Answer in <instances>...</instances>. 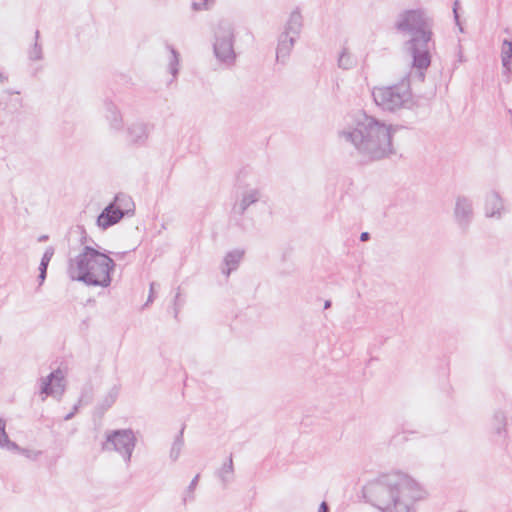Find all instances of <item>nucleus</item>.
<instances>
[{
    "label": "nucleus",
    "instance_id": "412c9836",
    "mask_svg": "<svg viewBox=\"0 0 512 512\" xmlns=\"http://www.w3.org/2000/svg\"><path fill=\"white\" fill-rule=\"evenodd\" d=\"M10 451L19 453V454L23 455L26 459L31 460V461L38 460L40 458V456L42 455L41 450L32 448V447L21 448L20 446H18V449H10Z\"/></svg>",
    "mask_w": 512,
    "mask_h": 512
},
{
    "label": "nucleus",
    "instance_id": "f257e3e1",
    "mask_svg": "<svg viewBox=\"0 0 512 512\" xmlns=\"http://www.w3.org/2000/svg\"><path fill=\"white\" fill-rule=\"evenodd\" d=\"M364 494L381 512H415L416 503L428 496L417 479L401 470L380 475L365 487Z\"/></svg>",
    "mask_w": 512,
    "mask_h": 512
},
{
    "label": "nucleus",
    "instance_id": "2f4dec72",
    "mask_svg": "<svg viewBox=\"0 0 512 512\" xmlns=\"http://www.w3.org/2000/svg\"><path fill=\"white\" fill-rule=\"evenodd\" d=\"M8 81V76L0 71V85L6 83Z\"/></svg>",
    "mask_w": 512,
    "mask_h": 512
},
{
    "label": "nucleus",
    "instance_id": "6e6552de",
    "mask_svg": "<svg viewBox=\"0 0 512 512\" xmlns=\"http://www.w3.org/2000/svg\"><path fill=\"white\" fill-rule=\"evenodd\" d=\"M131 200L124 196H116L113 203L109 204L97 218V224L102 229L118 223L125 212L130 210Z\"/></svg>",
    "mask_w": 512,
    "mask_h": 512
},
{
    "label": "nucleus",
    "instance_id": "e433bc0d",
    "mask_svg": "<svg viewBox=\"0 0 512 512\" xmlns=\"http://www.w3.org/2000/svg\"><path fill=\"white\" fill-rule=\"evenodd\" d=\"M328 307H330V302H329V301H326V303H325V308H328Z\"/></svg>",
    "mask_w": 512,
    "mask_h": 512
},
{
    "label": "nucleus",
    "instance_id": "393cba45",
    "mask_svg": "<svg viewBox=\"0 0 512 512\" xmlns=\"http://www.w3.org/2000/svg\"><path fill=\"white\" fill-rule=\"evenodd\" d=\"M109 113L107 119L110 121L111 127L116 130L120 129L122 127V116L120 112L115 108H111Z\"/></svg>",
    "mask_w": 512,
    "mask_h": 512
},
{
    "label": "nucleus",
    "instance_id": "4c0bfd02",
    "mask_svg": "<svg viewBox=\"0 0 512 512\" xmlns=\"http://www.w3.org/2000/svg\"><path fill=\"white\" fill-rule=\"evenodd\" d=\"M2 342H3V336H2V334L0 333V345L2 344Z\"/></svg>",
    "mask_w": 512,
    "mask_h": 512
},
{
    "label": "nucleus",
    "instance_id": "aec40b11",
    "mask_svg": "<svg viewBox=\"0 0 512 512\" xmlns=\"http://www.w3.org/2000/svg\"><path fill=\"white\" fill-rule=\"evenodd\" d=\"M0 448L10 451V449H18V445L11 441L6 433V422L0 419Z\"/></svg>",
    "mask_w": 512,
    "mask_h": 512
},
{
    "label": "nucleus",
    "instance_id": "cd10ccee",
    "mask_svg": "<svg viewBox=\"0 0 512 512\" xmlns=\"http://www.w3.org/2000/svg\"><path fill=\"white\" fill-rule=\"evenodd\" d=\"M29 58L33 61H39L42 59V48L35 44L29 52Z\"/></svg>",
    "mask_w": 512,
    "mask_h": 512
},
{
    "label": "nucleus",
    "instance_id": "1a4fd4ad",
    "mask_svg": "<svg viewBox=\"0 0 512 512\" xmlns=\"http://www.w3.org/2000/svg\"><path fill=\"white\" fill-rule=\"evenodd\" d=\"M65 374L58 369L50 373L48 376L40 379V396L42 401L47 397L60 399L65 391Z\"/></svg>",
    "mask_w": 512,
    "mask_h": 512
},
{
    "label": "nucleus",
    "instance_id": "f3484780",
    "mask_svg": "<svg viewBox=\"0 0 512 512\" xmlns=\"http://www.w3.org/2000/svg\"><path fill=\"white\" fill-rule=\"evenodd\" d=\"M245 251L242 249H234L229 251L223 260L222 273L228 277L231 272L235 271L244 257Z\"/></svg>",
    "mask_w": 512,
    "mask_h": 512
},
{
    "label": "nucleus",
    "instance_id": "4be33fe9",
    "mask_svg": "<svg viewBox=\"0 0 512 512\" xmlns=\"http://www.w3.org/2000/svg\"><path fill=\"white\" fill-rule=\"evenodd\" d=\"M183 446L184 441L182 435L180 434L176 437L170 449L169 457L173 462L179 459Z\"/></svg>",
    "mask_w": 512,
    "mask_h": 512
},
{
    "label": "nucleus",
    "instance_id": "6ab92c4d",
    "mask_svg": "<svg viewBox=\"0 0 512 512\" xmlns=\"http://www.w3.org/2000/svg\"><path fill=\"white\" fill-rule=\"evenodd\" d=\"M179 57V53L175 49H173L172 47L166 48V61L168 65V70L174 78L178 74L180 61Z\"/></svg>",
    "mask_w": 512,
    "mask_h": 512
},
{
    "label": "nucleus",
    "instance_id": "c85d7f7f",
    "mask_svg": "<svg viewBox=\"0 0 512 512\" xmlns=\"http://www.w3.org/2000/svg\"><path fill=\"white\" fill-rule=\"evenodd\" d=\"M53 254H54V249L52 247H48L42 256L40 263L48 266Z\"/></svg>",
    "mask_w": 512,
    "mask_h": 512
},
{
    "label": "nucleus",
    "instance_id": "ddd939ff",
    "mask_svg": "<svg viewBox=\"0 0 512 512\" xmlns=\"http://www.w3.org/2000/svg\"><path fill=\"white\" fill-rule=\"evenodd\" d=\"M125 134L130 145L142 146L149 138V126L144 122H133L127 126Z\"/></svg>",
    "mask_w": 512,
    "mask_h": 512
},
{
    "label": "nucleus",
    "instance_id": "0eeeda50",
    "mask_svg": "<svg viewBox=\"0 0 512 512\" xmlns=\"http://www.w3.org/2000/svg\"><path fill=\"white\" fill-rule=\"evenodd\" d=\"M136 445V437L131 429L109 430L105 433L102 449L106 452H116L128 463Z\"/></svg>",
    "mask_w": 512,
    "mask_h": 512
},
{
    "label": "nucleus",
    "instance_id": "5701e85b",
    "mask_svg": "<svg viewBox=\"0 0 512 512\" xmlns=\"http://www.w3.org/2000/svg\"><path fill=\"white\" fill-rule=\"evenodd\" d=\"M512 58V42L504 40L502 45V63L509 70L510 59Z\"/></svg>",
    "mask_w": 512,
    "mask_h": 512
},
{
    "label": "nucleus",
    "instance_id": "20e7f679",
    "mask_svg": "<svg viewBox=\"0 0 512 512\" xmlns=\"http://www.w3.org/2000/svg\"><path fill=\"white\" fill-rule=\"evenodd\" d=\"M115 266L114 260L107 254L84 246L77 255L69 259L67 274L73 281L106 288L111 284V274Z\"/></svg>",
    "mask_w": 512,
    "mask_h": 512
},
{
    "label": "nucleus",
    "instance_id": "b1692460",
    "mask_svg": "<svg viewBox=\"0 0 512 512\" xmlns=\"http://www.w3.org/2000/svg\"><path fill=\"white\" fill-rule=\"evenodd\" d=\"M220 477L223 482L228 483L233 478V463L232 459H229L226 463L223 464L220 469Z\"/></svg>",
    "mask_w": 512,
    "mask_h": 512
},
{
    "label": "nucleus",
    "instance_id": "f704fd0d",
    "mask_svg": "<svg viewBox=\"0 0 512 512\" xmlns=\"http://www.w3.org/2000/svg\"><path fill=\"white\" fill-rule=\"evenodd\" d=\"M198 478H199V476L197 475V476L192 480V482H191V484H190V488H191V489H193V488L196 486L197 481H198Z\"/></svg>",
    "mask_w": 512,
    "mask_h": 512
},
{
    "label": "nucleus",
    "instance_id": "c756f323",
    "mask_svg": "<svg viewBox=\"0 0 512 512\" xmlns=\"http://www.w3.org/2000/svg\"><path fill=\"white\" fill-rule=\"evenodd\" d=\"M47 265H44V264H41L40 263V266H39V281H40V284H42L46 278V271H47Z\"/></svg>",
    "mask_w": 512,
    "mask_h": 512
},
{
    "label": "nucleus",
    "instance_id": "39448f33",
    "mask_svg": "<svg viewBox=\"0 0 512 512\" xmlns=\"http://www.w3.org/2000/svg\"><path fill=\"white\" fill-rule=\"evenodd\" d=\"M372 96L376 105L388 111L409 109L414 105L408 81L393 86L374 87Z\"/></svg>",
    "mask_w": 512,
    "mask_h": 512
},
{
    "label": "nucleus",
    "instance_id": "c9c22d12",
    "mask_svg": "<svg viewBox=\"0 0 512 512\" xmlns=\"http://www.w3.org/2000/svg\"><path fill=\"white\" fill-rule=\"evenodd\" d=\"M457 4H458V2H455V6H454V8H453V11H454V14H455V18H456V19L458 18V16H457V8H456Z\"/></svg>",
    "mask_w": 512,
    "mask_h": 512
},
{
    "label": "nucleus",
    "instance_id": "4468645a",
    "mask_svg": "<svg viewBox=\"0 0 512 512\" xmlns=\"http://www.w3.org/2000/svg\"><path fill=\"white\" fill-rule=\"evenodd\" d=\"M297 41L298 40L294 39L293 37H287L281 34L277 36V44L275 51L277 63H288Z\"/></svg>",
    "mask_w": 512,
    "mask_h": 512
},
{
    "label": "nucleus",
    "instance_id": "423d86ee",
    "mask_svg": "<svg viewBox=\"0 0 512 512\" xmlns=\"http://www.w3.org/2000/svg\"><path fill=\"white\" fill-rule=\"evenodd\" d=\"M234 43V27L230 23H220L214 32L213 53L216 59L226 66H231L235 62Z\"/></svg>",
    "mask_w": 512,
    "mask_h": 512
},
{
    "label": "nucleus",
    "instance_id": "f03ea898",
    "mask_svg": "<svg viewBox=\"0 0 512 512\" xmlns=\"http://www.w3.org/2000/svg\"><path fill=\"white\" fill-rule=\"evenodd\" d=\"M395 132L393 125L360 114L354 118L351 126L338 132V137L350 143L360 154L372 160H380L394 152L392 137Z\"/></svg>",
    "mask_w": 512,
    "mask_h": 512
},
{
    "label": "nucleus",
    "instance_id": "a211bd4d",
    "mask_svg": "<svg viewBox=\"0 0 512 512\" xmlns=\"http://www.w3.org/2000/svg\"><path fill=\"white\" fill-rule=\"evenodd\" d=\"M357 58L352 48L345 44L339 51L337 65L342 70H351L357 66Z\"/></svg>",
    "mask_w": 512,
    "mask_h": 512
},
{
    "label": "nucleus",
    "instance_id": "bb28decb",
    "mask_svg": "<svg viewBox=\"0 0 512 512\" xmlns=\"http://www.w3.org/2000/svg\"><path fill=\"white\" fill-rule=\"evenodd\" d=\"M119 391H120V388L118 386H113L111 389H109V391L107 392V394L105 395V397L103 399V404L106 407L112 406L118 398Z\"/></svg>",
    "mask_w": 512,
    "mask_h": 512
},
{
    "label": "nucleus",
    "instance_id": "f8f14e48",
    "mask_svg": "<svg viewBox=\"0 0 512 512\" xmlns=\"http://www.w3.org/2000/svg\"><path fill=\"white\" fill-rule=\"evenodd\" d=\"M473 217V204L466 196H458L455 200L454 218L461 227H466Z\"/></svg>",
    "mask_w": 512,
    "mask_h": 512
},
{
    "label": "nucleus",
    "instance_id": "a878e982",
    "mask_svg": "<svg viewBox=\"0 0 512 512\" xmlns=\"http://www.w3.org/2000/svg\"><path fill=\"white\" fill-rule=\"evenodd\" d=\"M215 0H193L191 7L194 11H207L212 9Z\"/></svg>",
    "mask_w": 512,
    "mask_h": 512
},
{
    "label": "nucleus",
    "instance_id": "9d476101",
    "mask_svg": "<svg viewBox=\"0 0 512 512\" xmlns=\"http://www.w3.org/2000/svg\"><path fill=\"white\" fill-rule=\"evenodd\" d=\"M304 28V16L300 8L296 7L287 15L279 34L299 40Z\"/></svg>",
    "mask_w": 512,
    "mask_h": 512
},
{
    "label": "nucleus",
    "instance_id": "2eb2a0df",
    "mask_svg": "<svg viewBox=\"0 0 512 512\" xmlns=\"http://www.w3.org/2000/svg\"><path fill=\"white\" fill-rule=\"evenodd\" d=\"M489 427L491 432L499 438L507 434V415L502 410H496L490 417Z\"/></svg>",
    "mask_w": 512,
    "mask_h": 512
},
{
    "label": "nucleus",
    "instance_id": "473e14b6",
    "mask_svg": "<svg viewBox=\"0 0 512 512\" xmlns=\"http://www.w3.org/2000/svg\"><path fill=\"white\" fill-rule=\"evenodd\" d=\"M78 407H79V406H78V405H76V406L74 407V411H73V412H71V413H69L68 415H66V416H65V420H67V421H68V420H70V419L74 416L75 412L78 410Z\"/></svg>",
    "mask_w": 512,
    "mask_h": 512
},
{
    "label": "nucleus",
    "instance_id": "7ed1b4c3",
    "mask_svg": "<svg viewBox=\"0 0 512 512\" xmlns=\"http://www.w3.org/2000/svg\"><path fill=\"white\" fill-rule=\"evenodd\" d=\"M394 27L409 37L406 47L413 58V67L426 70L431 63L432 19L422 9L405 10L398 14Z\"/></svg>",
    "mask_w": 512,
    "mask_h": 512
},
{
    "label": "nucleus",
    "instance_id": "72a5a7b5",
    "mask_svg": "<svg viewBox=\"0 0 512 512\" xmlns=\"http://www.w3.org/2000/svg\"><path fill=\"white\" fill-rule=\"evenodd\" d=\"M369 238V234L367 232H363L360 236L361 241H366Z\"/></svg>",
    "mask_w": 512,
    "mask_h": 512
},
{
    "label": "nucleus",
    "instance_id": "dca6fc26",
    "mask_svg": "<svg viewBox=\"0 0 512 512\" xmlns=\"http://www.w3.org/2000/svg\"><path fill=\"white\" fill-rule=\"evenodd\" d=\"M261 197V191L257 188H246L236 203L234 209L237 213L243 214L246 209L256 203Z\"/></svg>",
    "mask_w": 512,
    "mask_h": 512
},
{
    "label": "nucleus",
    "instance_id": "7c9ffc66",
    "mask_svg": "<svg viewBox=\"0 0 512 512\" xmlns=\"http://www.w3.org/2000/svg\"><path fill=\"white\" fill-rule=\"evenodd\" d=\"M329 511V508H328V505L326 502H322L320 507H319V510L318 512H328Z\"/></svg>",
    "mask_w": 512,
    "mask_h": 512
},
{
    "label": "nucleus",
    "instance_id": "9b49d317",
    "mask_svg": "<svg viewBox=\"0 0 512 512\" xmlns=\"http://www.w3.org/2000/svg\"><path fill=\"white\" fill-rule=\"evenodd\" d=\"M483 210L487 218L501 219L506 212L501 195L494 190L487 192L484 197Z\"/></svg>",
    "mask_w": 512,
    "mask_h": 512
}]
</instances>
